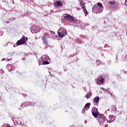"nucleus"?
I'll return each instance as SVG.
<instances>
[{"label": "nucleus", "instance_id": "1", "mask_svg": "<svg viewBox=\"0 0 127 127\" xmlns=\"http://www.w3.org/2000/svg\"><path fill=\"white\" fill-rule=\"evenodd\" d=\"M104 6L102 3L98 2L94 5L92 8V12L94 13H100L103 11Z\"/></svg>", "mask_w": 127, "mask_h": 127}, {"label": "nucleus", "instance_id": "2", "mask_svg": "<svg viewBox=\"0 0 127 127\" xmlns=\"http://www.w3.org/2000/svg\"><path fill=\"white\" fill-rule=\"evenodd\" d=\"M28 40V38L23 36L20 40H18L17 43L13 45V47H16L18 45H22V44H26V42Z\"/></svg>", "mask_w": 127, "mask_h": 127}, {"label": "nucleus", "instance_id": "3", "mask_svg": "<svg viewBox=\"0 0 127 127\" xmlns=\"http://www.w3.org/2000/svg\"><path fill=\"white\" fill-rule=\"evenodd\" d=\"M80 2V5L83 9V11L85 14V16H87L88 14H89V12L87 10V9H86V6L85 5V2L83 1L82 0H79Z\"/></svg>", "mask_w": 127, "mask_h": 127}, {"label": "nucleus", "instance_id": "4", "mask_svg": "<svg viewBox=\"0 0 127 127\" xmlns=\"http://www.w3.org/2000/svg\"><path fill=\"white\" fill-rule=\"evenodd\" d=\"M64 19H66L67 20L72 21V22L75 21V18L71 16V15L68 14H66L65 16L62 17V20H64Z\"/></svg>", "mask_w": 127, "mask_h": 127}, {"label": "nucleus", "instance_id": "5", "mask_svg": "<svg viewBox=\"0 0 127 127\" xmlns=\"http://www.w3.org/2000/svg\"><path fill=\"white\" fill-rule=\"evenodd\" d=\"M58 34L60 37H64L66 34H67V32L66 31V30L61 28L59 29L58 31Z\"/></svg>", "mask_w": 127, "mask_h": 127}, {"label": "nucleus", "instance_id": "6", "mask_svg": "<svg viewBox=\"0 0 127 127\" xmlns=\"http://www.w3.org/2000/svg\"><path fill=\"white\" fill-rule=\"evenodd\" d=\"M30 30L32 33H37V32H39L40 31V28L39 27L34 25L30 27Z\"/></svg>", "mask_w": 127, "mask_h": 127}, {"label": "nucleus", "instance_id": "7", "mask_svg": "<svg viewBox=\"0 0 127 127\" xmlns=\"http://www.w3.org/2000/svg\"><path fill=\"white\" fill-rule=\"evenodd\" d=\"M96 81L97 85H100V84H104L105 78L103 76H100L96 79Z\"/></svg>", "mask_w": 127, "mask_h": 127}, {"label": "nucleus", "instance_id": "8", "mask_svg": "<svg viewBox=\"0 0 127 127\" xmlns=\"http://www.w3.org/2000/svg\"><path fill=\"white\" fill-rule=\"evenodd\" d=\"M98 121L99 124L105 123V122H106V117H105V115H104V114H102L100 116H99V119Z\"/></svg>", "mask_w": 127, "mask_h": 127}, {"label": "nucleus", "instance_id": "9", "mask_svg": "<svg viewBox=\"0 0 127 127\" xmlns=\"http://www.w3.org/2000/svg\"><path fill=\"white\" fill-rule=\"evenodd\" d=\"M33 103L29 102H24L23 103H22L21 104V107L22 108H25V107H28V106H33Z\"/></svg>", "mask_w": 127, "mask_h": 127}, {"label": "nucleus", "instance_id": "10", "mask_svg": "<svg viewBox=\"0 0 127 127\" xmlns=\"http://www.w3.org/2000/svg\"><path fill=\"white\" fill-rule=\"evenodd\" d=\"M99 102H100V97H99V96H97L94 98L93 103L94 106H98L99 105Z\"/></svg>", "mask_w": 127, "mask_h": 127}, {"label": "nucleus", "instance_id": "11", "mask_svg": "<svg viewBox=\"0 0 127 127\" xmlns=\"http://www.w3.org/2000/svg\"><path fill=\"white\" fill-rule=\"evenodd\" d=\"M116 118L113 115H110L108 119H107V121L109 124H111V123H113L114 121H115Z\"/></svg>", "mask_w": 127, "mask_h": 127}, {"label": "nucleus", "instance_id": "12", "mask_svg": "<svg viewBox=\"0 0 127 127\" xmlns=\"http://www.w3.org/2000/svg\"><path fill=\"white\" fill-rule=\"evenodd\" d=\"M49 59H50L49 57L44 55L41 57L40 60V61H42V62H44V61H48Z\"/></svg>", "mask_w": 127, "mask_h": 127}, {"label": "nucleus", "instance_id": "13", "mask_svg": "<svg viewBox=\"0 0 127 127\" xmlns=\"http://www.w3.org/2000/svg\"><path fill=\"white\" fill-rule=\"evenodd\" d=\"M92 114L94 118H97L98 117V113H97V108L92 109Z\"/></svg>", "mask_w": 127, "mask_h": 127}, {"label": "nucleus", "instance_id": "14", "mask_svg": "<svg viewBox=\"0 0 127 127\" xmlns=\"http://www.w3.org/2000/svg\"><path fill=\"white\" fill-rule=\"evenodd\" d=\"M45 31H46L45 33V35L46 37H51V35H50V33H49V31L45 29Z\"/></svg>", "mask_w": 127, "mask_h": 127}, {"label": "nucleus", "instance_id": "15", "mask_svg": "<svg viewBox=\"0 0 127 127\" xmlns=\"http://www.w3.org/2000/svg\"><path fill=\"white\" fill-rule=\"evenodd\" d=\"M91 105V104L90 103H86L85 105L84 108L86 109V111H88L89 109H90V106Z\"/></svg>", "mask_w": 127, "mask_h": 127}, {"label": "nucleus", "instance_id": "16", "mask_svg": "<svg viewBox=\"0 0 127 127\" xmlns=\"http://www.w3.org/2000/svg\"><path fill=\"white\" fill-rule=\"evenodd\" d=\"M100 89L101 90L104 91V92H106V93H107L108 94H110V93H111V92L108 89H105L104 88V87H101Z\"/></svg>", "mask_w": 127, "mask_h": 127}, {"label": "nucleus", "instance_id": "17", "mask_svg": "<svg viewBox=\"0 0 127 127\" xmlns=\"http://www.w3.org/2000/svg\"><path fill=\"white\" fill-rule=\"evenodd\" d=\"M91 96H92V93L89 92L87 93L86 95H85L84 97L86 98V99H89Z\"/></svg>", "mask_w": 127, "mask_h": 127}, {"label": "nucleus", "instance_id": "18", "mask_svg": "<svg viewBox=\"0 0 127 127\" xmlns=\"http://www.w3.org/2000/svg\"><path fill=\"white\" fill-rule=\"evenodd\" d=\"M75 41L76 43H78V44H81V43H82V41H81V40H80V39L78 38H75Z\"/></svg>", "mask_w": 127, "mask_h": 127}, {"label": "nucleus", "instance_id": "19", "mask_svg": "<svg viewBox=\"0 0 127 127\" xmlns=\"http://www.w3.org/2000/svg\"><path fill=\"white\" fill-rule=\"evenodd\" d=\"M56 4L58 6H61V5H62V3H61V1L60 0H59L56 2Z\"/></svg>", "mask_w": 127, "mask_h": 127}, {"label": "nucleus", "instance_id": "20", "mask_svg": "<svg viewBox=\"0 0 127 127\" xmlns=\"http://www.w3.org/2000/svg\"><path fill=\"white\" fill-rule=\"evenodd\" d=\"M13 68V66H12V64H10L8 66V70L9 71H11V69Z\"/></svg>", "mask_w": 127, "mask_h": 127}, {"label": "nucleus", "instance_id": "21", "mask_svg": "<svg viewBox=\"0 0 127 127\" xmlns=\"http://www.w3.org/2000/svg\"><path fill=\"white\" fill-rule=\"evenodd\" d=\"M43 65H48L49 64V62L48 61H45L44 62H42Z\"/></svg>", "mask_w": 127, "mask_h": 127}, {"label": "nucleus", "instance_id": "22", "mask_svg": "<svg viewBox=\"0 0 127 127\" xmlns=\"http://www.w3.org/2000/svg\"><path fill=\"white\" fill-rule=\"evenodd\" d=\"M108 3H109V4H111V5H113V4L115 5V3H116V2H115V1H110L108 2Z\"/></svg>", "mask_w": 127, "mask_h": 127}, {"label": "nucleus", "instance_id": "23", "mask_svg": "<svg viewBox=\"0 0 127 127\" xmlns=\"http://www.w3.org/2000/svg\"><path fill=\"white\" fill-rule=\"evenodd\" d=\"M49 33H50V35H55L56 34L55 32L52 31H49Z\"/></svg>", "mask_w": 127, "mask_h": 127}, {"label": "nucleus", "instance_id": "24", "mask_svg": "<svg viewBox=\"0 0 127 127\" xmlns=\"http://www.w3.org/2000/svg\"><path fill=\"white\" fill-rule=\"evenodd\" d=\"M43 43L45 46H47V45H48V43L46 40L43 41Z\"/></svg>", "mask_w": 127, "mask_h": 127}, {"label": "nucleus", "instance_id": "25", "mask_svg": "<svg viewBox=\"0 0 127 127\" xmlns=\"http://www.w3.org/2000/svg\"><path fill=\"white\" fill-rule=\"evenodd\" d=\"M101 63V62L100 61H97L96 62V66H99Z\"/></svg>", "mask_w": 127, "mask_h": 127}, {"label": "nucleus", "instance_id": "26", "mask_svg": "<svg viewBox=\"0 0 127 127\" xmlns=\"http://www.w3.org/2000/svg\"><path fill=\"white\" fill-rule=\"evenodd\" d=\"M46 37H46L45 35L44 36H43L42 40H43V41L46 40Z\"/></svg>", "mask_w": 127, "mask_h": 127}, {"label": "nucleus", "instance_id": "27", "mask_svg": "<svg viewBox=\"0 0 127 127\" xmlns=\"http://www.w3.org/2000/svg\"><path fill=\"white\" fill-rule=\"evenodd\" d=\"M85 111H87V109L86 108H84L82 109V114H85V113H86V112H85Z\"/></svg>", "mask_w": 127, "mask_h": 127}, {"label": "nucleus", "instance_id": "28", "mask_svg": "<svg viewBox=\"0 0 127 127\" xmlns=\"http://www.w3.org/2000/svg\"><path fill=\"white\" fill-rule=\"evenodd\" d=\"M3 34V31H0V36H2Z\"/></svg>", "mask_w": 127, "mask_h": 127}, {"label": "nucleus", "instance_id": "29", "mask_svg": "<svg viewBox=\"0 0 127 127\" xmlns=\"http://www.w3.org/2000/svg\"><path fill=\"white\" fill-rule=\"evenodd\" d=\"M80 37H82L83 38H87V37H86V36H83L82 35H80Z\"/></svg>", "mask_w": 127, "mask_h": 127}, {"label": "nucleus", "instance_id": "30", "mask_svg": "<svg viewBox=\"0 0 127 127\" xmlns=\"http://www.w3.org/2000/svg\"><path fill=\"white\" fill-rule=\"evenodd\" d=\"M125 5L127 6V0H125Z\"/></svg>", "mask_w": 127, "mask_h": 127}, {"label": "nucleus", "instance_id": "31", "mask_svg": "<svg viewBox=\"0 0 127 127\" xmlns=\"http://www.w3.org/2000/svg\"><path fill=\"white\" fill-rule=\"evenodd\" d=\"M12 60L11 58H10V59L7 58V60H6V61H7V62H8V61H10V60Z\"/></svg>", "mask_w": 127, "mask_h": 127}, {"label": "nucleus", "instance_id": "32", "mask_svg": "<svg viewBox=\"0 0 127 127\" xmlns=\"http://www.w3.org/2000/svg\"><path fill=\"white\" fill-rule=\"evenodd\" d=\"M84 25H85V26H87V25H88V23H85L84 24Z\"/></svg>", "mask_w": 127, "mask_h": 127}, {"label": "nucleus", "instance_id": "33", "mask_svg": "<svg viewBox=\"0 0 127 127\" xmlns=\"http://www.w3.org/2000/svg\"><path fill=\"white\" fill-rule=\"evenodd\" d=\"M107 112H110V109H108V110L105 112V113H107Z\"/></svg>", "mask_w": 127, "mask_h": 127}, {"label": "nucleus", "instance_id": "34", "mask_svg": "<svg viewBox=\"0 0 127 127\" xmlns=\"http://www.w3.org/2000/svg\"><path fill=\"white\" fill-rule=\"evenodd\" d=\"M92 30H95V27H93L92 28Z\"/></svg>", "mask_w": 127, "mask_h": 127}, {"label": "nucleus", "instance_id": "35", "mask_svg": "<svg viewBox=\"0 0 127 127\" xmlns=\"http://www.w3.org/2000/svg\"><path fill=\"white\" fill-rule=\"evenodd\" d=\"M108 127V124H106L105 125V127Z\"/></svg>", "mask_w": 127, "mask_h": 127}, {"label": "nucleus", "instance_id": "36", "mask_svg": "<svg viewBox=\"0 0 127 127\" xmlns=\"http://www.w3.org/2000/svg\"><path fill=\"white\" fill-rule=\"evenodd\" d=\"M6 23H9V21H6Z\"/></svg>", "mask_w": 127, "mask_h": 127}, {"label": "nucleus", "instance_id": "37", "mask_svg": "<svg viewBox=\"0 0 127 127\" xmlns=\"http://www.w3.org/2000/svg\"><path fill=\"white\" fill-rule=\"evenodd\" d=\"M4 60H5V59H3L2 60V61H4Z\"/></svg>", "mask_w": 127, "mask_h": 127}, {"label": "nucleus", "instance_id": "38", "mask_svg": "<svg viewBox=\"0 0 127 127\" xmlns=\"http://www.w3.org/2000/svg\"><path fill=\"white\" fill-rule=\"evenodd\" d=\"M77 9H78V10H79L80 9V8H78Z\"/></svg>", "mask_w": 127, "mask_h": 127}, {"label": "nucleus", "instance_id": "39", "mask_svg": "<svg viewBox=\"0 0 127 127\" xmlns=\"http://www.w3.org/2000/svg\"><path fill=\"white\" fill-rule=\"evenodd\" d=\"M87 123V121H85V124Z\"/></svg>", "mask_w": 127, "mask_h": 127}]
</instances>
